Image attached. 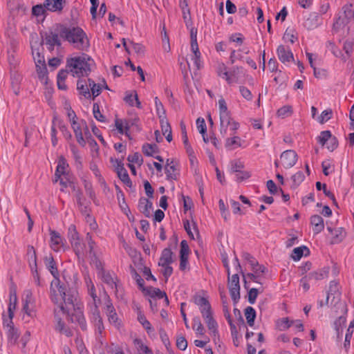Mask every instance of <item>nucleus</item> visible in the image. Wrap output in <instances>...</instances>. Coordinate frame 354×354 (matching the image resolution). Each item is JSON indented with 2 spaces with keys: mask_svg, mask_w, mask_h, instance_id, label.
<instances>
[{
  "mask_svg": "<svg viewBox=\"0 0 354 354\" xmlns=\"http://www.w3.org/2000/svg\"><path fill=\"white\" fill-rule=\"evenodd\" d=\"M216 73L221 78L225 80L229 84L242 83L243 78L247 76L243 68L235 66L230 71H227V66L223 63L218 65Z\"/></svg>",
  "mask_w": 354,
  "mask_h": 354,
  "instance_id": "5",
  "label": "nucleus"
},
{
  "mask_svg": "<svg viewBox=\"0 0 354 354\" xmlns=\"http://www.w3.org/2000/svg\"><path fill=\"white\" fill-rule=\"evenodd\" d=\"M310 224L315 234H319L324 229V219L319 215L312 216L310 217Z\"/></svg>",
  "mask_w": 354,
  "mask_h": 354,
  "instance_id": "27",
  "label": "nucleus"
},
{
  "mask_svg": "<svg viewBox=\"0 0 354 354\" xmlns=\"http://www.w3.org/2000/svg\"><path fill=\"white\" fill-rule=\"evenodd\" d=\"M92 60L85 54L67 59L66 68L73 77L88 75L91 72Z\"/></svg>",
  "mask_w": 354,
  "mask_h": 354,
  "instance_id": "4",
  "label": "nucleus"
},
{
  "mask_svg": "<svg viewBox=\"0 0 354 354\" xmlns=\"http://www.w3.org/2000/svg\"><path fill=\"white\" fill-rule=\"evenodd\" d=\"M327 230L332 234L331 243L333 244L339 243L342 242L346 237V232L342 227H338L333 229L330 227H328Z\"/></svg>",
  "mask_w": 354,
  "mask_h": 354,
  "instance_id": "25",
  "label": "nucleus"
},
{
  "mask_svg": "<svg viewBox=\"0 0 354 354\" xmlns=\"http://www.w3.org/2000/svg\"><path fill=\"white\" fill-rule=\"evenodd\" d=\"M92 321L94 322L96 330L99 333H102L104 330V325L102 323V319L100 317V312L97 310V306L95 304L94 310L92 314Z\"/></svg>",
  "mask_w": 354,
  "mask_h": 354,
  "instance_id": "32",
  "label": "nucleus"
},
{
  "mask_svg": "<svg viewBox=\"0 0 354 354\" xmlns=\"http://www.w3.org/2000/svg\"><path fill=\"white\" fill-rule=\"evenodd\" d=\"M86 239L88 242V251H87V253L89 254L91 257H95V253L94 252V246H95V242L92 240V237L90 233H87L86 236Z\"/></svg>",
  "mask_w": 354,
  "mask_h": 354,
  "instance_id": "56",
  "label": "nucleus"
},
{
  "mask_svg": "<svg viewBox=\"0 0 354 354\" xmlns=\"http://www.w3.org/2000/svg\"><path fill=\"white\" fill-rule=\"evenodd\" d=\"M322 24V19L316 12H311L304 19V27L308 30H314Z\"/></svg>",
  "mask_w": 354,
  "mask_h": 354,
  "instance_id": "13",
  "label": "nucleus"
},
{
  "mask_svg": "<svg viewBox=\"0 0 354 354\" xmlns=\"http://www.w3.org/2000/svg\"><path fill=\"white\" fill-rule=\"evenodd\" d=\"M44 6L49 12H61L64 8L65 0H45Z\"/></svg>",
  "mask_w": 354,
  "mask_h": 354,
  "instance_id": "21",
  "label": "nucleus"
},
{
  "mask_svg": "<svg viewBox=\"0 0 354 354\" xmlns=\"http://www.w3.org/2000/svg\"><path fill=\"white\" fill-rule=\"evenodd\" d=\"M251 268L253 273H248L247 274H243L245 283H246L247 281L249 280L262 284L263 283L259 281V278L266 272V268L263 266L259 265L258 262L257 266H252Z\"/></svg>",
  "mask_w": 354,
  "mask_h": 354,
  "instance_id": "11",
  "label": "nucleus"
},
{
  "mask_svg": "<svg viewBox=\"0 0 354 354\" xmlns=\"http://www.w3.org/2000/svg\"><path fill=\"white\" fill-rule=\"evenodd\" d=\"M244 313L248 325L250 326H253L254 324V319L256 318L255 310L251 306H248L245 309Z\"/></svg>",
  "mask_w": 354,
  "mask_h": 354,
  "instance_id": "39",
  "label": "nucleus"
},
{
  "mask_svg": "<svg viewBox=\"0 0 354 354\" xmlns=\"http://www.w3.org/2000/svg\"><path fill=\"white\" fill-rule=\"evenodd\" d=\"M133 344L140 354H153L152 351L146 346L141 339H135Z\"/></svg>",
  "mask_w": 354,
  "mask_h": 354,
  "instance_id": "37",
  "label": "nucleus"
},
{
  "mask_svg": "<svg viewBox=\"0 0 354 354\" xmlns=\"http://www.w3.org/2000/svg\"><path fill=\"white\" fill-rule=\"evenodd\" d=\"M150 295L152 297H156L159 299L165 297V300L166 303L167 304H169V300L166 295V293L165 292L161 291L158 288H152L150 291Z\"/></svg>",
  "mask_w": 354,
  "mask_h": 354,
  "instance_id": "58",
  "label": "nucleus"
},
{
  "mask_svg": "<svg viewBox=\"0 0 354 354\" xmlns=\"http://www.w3.org/2000/svg\"><path fill=\"white\" fill-rule=\"evenodd\" d=\"M344 17H339L334 24L335 28L345 26L350 20H354V4H346L343 7Z\"/></svg>",
  "mask_w": 354,
  "mask_h": 354,
  "instance_id": "8",
  "label": "nucleus"
},
{
  "mask_svg": "<svg viewBox=\"0 0 354 354\" xmlns=\"http://www.w3.org/2000/svg\"><path fill=\"white\" fill-rule=\"evenodd\" d=\"M138 319L139 322L142 325V326L146 329L147 333H149L151 331L152 328L151 326V324L146 319V317L143 315L139 314L138 316Z\"/></svg>",
  "mask_w": 354,
  "mask_h": 354,
  "instance_id": "57",
  "label": "nucleus"
},
{
  "mask_svg": "<svg viewBox=\"0 0 354 354\" xmlns=\"http://www.w3.org/2000/svg\"><path fill=\"white\" fill-rule=\"evenodd\" d=\"M50 297L52 301L57 305L55 309V329L58 333L66 335L72 336V331L62 321L60 313L67 314L71 317L72 322L79 324L82 329L86 327V320L77 303V295L75 290L66 292L65 288L59 286L58 283H51Z\"/></svg>",
  "mask_w": 354,
  "mask_h": 354,
  "instance_id": "1",
  "label": "nucleus"
},
{
  "mask_svg": "<svg viewBox=\"0 0 354 354\" xmlns=\"http://www.w3.org/2000/svg\"><path fill=\"white\" fill-rule=\"evenodd\" d=\"M59 31L57 32L50 31L45 34L44 42L47 46L49 50H53L55 46H60L61 41L59 37Z\"/></svg>",
  "mask_w": 354,
  "mask_h": 354,
  "instance_id": "14",
  "label": "nucleus"
},
{
  "mask_svg": "<svg viewBox=\"0 0 354 354\" xmlns=\"http://www.w3.org/2000/svg\"><path fill=\"white\" fill-rule=\"evenodd\" d=\"M115 171L120 179L127 185L131 186V181L129 178L127 171L124 167L123 164L120 161H117V164L115 165Z\"/></svg>",
  "mask_w": 354,
  "mask_h": 354,
  "instance_id": "23",
  "label": "nucleus"
},
{
  "mask_svg": "<svg viewBox=\"0 0 354 354\" xmlns=\"http://www.w3.org/2000/svg\"><path fill=\"white\" fill-rule=\"evenodd\" d=\"M35 46L31 44L32 53L35 62L37 64H45L44 57L42 56L38 49L35 48Z\"/></svg>",
  "mask_w": 354,
  "mask_h": 354,
  "instance_id": "50",
  "label": "nucleus"
},
{
  "mask_svg": "<svg viewBox=\"0 0 354 354\" xmlns=\"http://www.w3.org/2000/svg\"><path fill=\"white\" fill-rule=\"evenodd\" d=\"M280 159L283 167L286 169H289L296 164L297 154L293 150H286L281 153Z\"/></svg>",
  "mask_w": 354,
  "mask_h": 354,
  "instance_id": "12",
  "label": "nucleus"
},
{
  "mask_svg": "<svg viewBox=\"0 0 354 354\" xmlns=\"http://www.w3.org/2000/svg\"><path fill=\"white\" fill-rule=\"evenodd\" d=\"M7 336L9 342L11 344H15L19 337L17 330L13 328H9L7 329Z\"/></svg>",
  "mask_w": 354,
  "mask_h": 354,
  "instance_id": "52",
  "label": "nucleus"
},
{
  "mask_svg": "<svg viewBox=\"0 0 354 354\" xmlns=\"http://www.w3.org/2000/svg\"><path fill=\"white\" fill-rule=\"evenodd\" d=\"M319 142L323 146L327 145L328 142H333L332 147L326 146L328 149L331 151H333L337 145L335 138L332 137L330 131H324L320 133Z\"/></svg>",
  "mask_w": 354,
  "mask_h": 354,
  "instance_id": "17",
  "label": "nucleus"
},
{
  "mask_svg": "<svg viewBox=\"0 0 354 354\" xmlns=\"http://www.w3.org/2000/svg\"><path fill=\"white\" fill-rule=\"evenodd\" d=\"M192 328L196 331V334L200 336L205 335V328L203 326L199 317H196L193 319Z\"/></svg>",
  "mask_w": 354,
  "mask_h": 354,
  "instance_id": "43",
  "label": "nucleus"
},
{
  "mask_svg": "<svg viewBox=\"0 0 354 354\" xmlns=\"http://www.w3.org/2000/svg\"><path fill=\"white\" fill-rule=\"evenodd\" d=\"M230 171L232 173H238L244 167L243 163L239 160H235L230 162Z\"/></svg>",
  "mask_w": 354,
  "mask_h": 354,
  "instance_id": "55",
  "label": "nucleus"
},
{
  "mask_svg": "<svg viewBox=\"0 0 354 354\" xmlns=\"http://www.w3.org/2000/svg\"><path fill=\"white\" fill-rule=\"evenodd\" d=\"M71 127L73 130L75 138L79 145H80L82 147H84L86 142L83 136L81 124L77 122V121H73L71 123Z\"/></svg>",
  "mask_w": 354,
  "mask_h": 354,
  "instance_id": "28",
  "label": "nucleus"
},
{
  "mask_svg": "<svg viewBox=\"0 0 354 354\" xmlns=\"http://www.w3.org/2000/svg\"><path fill=\"white\" fill-rule=\"evenodd\" d=\"M329 274V268L324 267L317 271L310 272L306 274L311 283L316 282L319 280H322L327 278Z\"/></svg>",
  "mask_w": 354,
  "mask_h": 354,
  "instance_id": "22",
  "label": "nucleus"
},
{
  "mask_svg": "<svg viewBox=\"0 0 354 354\" xmlns=\"http://www.w3.org/2000/svg\"><path fill=\"white\" fill-rule=\"evenodd\" d=\"M23 311L29 317L35 315V299L32 295V292L27 289L24 290L22 297Z\"/></svg>",
  "mask_w": 354,
  "mask_h": 354,
  "instance_id": "6",
  "label": "nucleus"
},
{
  "mask_svg": "<svg viewBox=\"0 0 354 354\" xmlns=\"http://www.w3.org/2000/svg\"><path fill=\"white\" fill-rule=\"evenodd\" d=\"M239 92L243 97H244L248 101H251L252 100V94L251 91L244 86H239Z\"/></svg>",
  "mask_w": 354,
  "mask_h": 354,
  "instance_id": "59",
  "label": "nucleus"
},
{
  "mask_svg": "<svg viewBox=\"0 0 354 354\" xmlns=\"http://www.w3.org/2000/svg\"><path fill=\"white\" fill-rule=\"evenodd\" d=\"M37 72L39 75V78L41 80V83L46 84L47 83V68L45 64H37Z\"/></svg>",
  "mask_w": 354,
  "mask_h": 354,
  "instance_id": "40",
  "label": "nucleus"
},
{
  "mask_svg": "<svg viewBox=\"0 0 354 354\" xmlns=\"http://www.w3.org/2000/svg\"><path fill=\"white\" fill-rule=\"evenodd\" d=\"M48 12L47 9L44 6V3L42 4L36 5L32 7V12L35 16H41L45 15Z\"/></svg>",
  "mask_w": 354,
  "mask_h": 354,
  "instance_id": "54",
  "label": "nucleus"
},
{
  "mask_svg": "<svg viewBox=\"0 0 354 354\" xmlns=\"http://www.w3.org/2000/svg\"><path fill=\"white\" fill-rule=\"evenodd\" d=\"M124 101L130 106H136L140 108V102L138 100V95L136 93L134 94L127 93L124 98Z\"/></svg>",
  "mask_w": 354,
  "mask_h": 354,
  "instance_id": "41",
  "label": "nucleus"
},
{
  "mask_svg": "<svg viewBox=\"0 0 354 354\" xmlns=\"http://www.w3.org/2000/svg\"><path fill=\"white\" fill-rule=\"evenodd\" d=\"M193 299L194 304L198 307L211 335L215 337L218 335V324L214 318V313L209 302L201 295H195Z\"/></svg>",
  "mask_w": 354,
  "mask_h": 354,
  "instance_id": "3",
  "label": "nucleus"
},
{
  "mask_svg": "<svg viewBox=\"0 0 354 354\" xmlns=\"http://www.w3.org/2000/svg\"><path fill=\"white\" fill-rule=\"evenodd\" d=\"M71 244L77 257L84 259L87 254V250L85 245L82 242L80 237L71 242Z\"/></svg>",
  "mask_w": 354,
  "mask_h": 354,
  "instance_id": "20",
  "label": "nucleus"
},
{
  "mask_svg": "<svg viewBox=\"0 0 354 354\" xmlns=\"http://www.w3.org/2000/svg\"><path fill=\"white\" fill-rule=\"evenodd\" d=\"M292 113V108L290 105H285L278 109L277 111V115L278 117H280L281 118H285L286 117H288L291 115Z\"/></svg>",
  "mask_w": 354,
  "mask_h": 354,
  "instance_id": "48",
  "label": "nucleus"
},
{
  "mask_svg": "<svg viewBox=\"0 0 354 354\" xmlns=\"http://www.w3.org/2000/svg\"><path fill=\"white\" fill-rule=\"evenodd\" d=\"M88 86H90V92L91 95H92L93 97L98 96L101 93V86L100 84H97L94 82L93 80L91 79H88Z\"/></svg>",
  "mask_w": 354,
  "mask_h": 354,
  "instance_id": "47",
  "label": "nucleus"
},
{
  "mask_svg": "<svg viewBox=\"0 0 354 354\" xmlns=\"http://www.w3.org/2000/svg\"><path fill=\"white\" fill-rule=\"evenodd\" d=\"M77 89L80 94L83 95L85 98L91 97L90 86L87 80L80 79L77 83Z\"/></svg>",
  "mask_w": 354,
  "mask_h": 354,
  "instance_id": "29",
  "label": "nucleus"
},
{
  "mask_svg": "<svg viewBox=\"0 0 354 354\" xmlns=\"http://www.w3.org/2000/svg\"><path fill=\"white\" fill-rule=\"evenodd\" d=\"M58 181H59V184L62 185L61 191L64 192V188L67 187H71L73 189H75V185L74 183L73 182V180L71 177V175L65 176H61L60 178H59Z\"/></svg>",
  "mask_w": 354,
  "mask_h": 354,
  "instance_id": "38",
  "label": "nucleus"
},
{
  "mask_svg": "<svg viewBox=\"0 0 354 354\" xmlns=\"http://www.w3.org/2000/svg\"><path fill=\"white\" fill-rule=\"evenodd\" d=\"M333 115V111L331 109H328L322 111L321 115L317 118V121L321 124H324L327 121H328Z\"/></svg>",
  "mask_w": 354,
  "mask_h": 354,
  "instance_id": "51",
  "label": "nucleus"
},
{
  "mask_svg": "<svg viewBox=\"0 0 354 354\" xmlns=\"http://www.w3.org/2000/svg\"><path fill=\"white\" fill-rule=\"evenodd\" d=\"M218 107H219V115L220 118H223L225 122L227 120V115H230L228 111L227 104L223 98H220L218 100Z\"/></svg>",
  "mask_w": 354,
  "mask_h": 354,
  "instance_id": "42",
  "label": "nucleus"
},
{
  "mask_svg": "<svg viewBox=\"0 0 354 354\" xmlns=\"http://www.w3.org/2000/svg\"><path fill=\"white\" fill-rule=\"evenodd\" d=\"M17 304V296L16 293V290L15 288H11L10 290L9 294V304L8 308V313L10 318H13L14 312L16 309Z\"/></svg>",
  "mask_w": 354,
  "mask_h": 354,
  "instance_id": "26",
  "label": "nucleus"
},
{
  "mask_svg": "<svg viewBox=\"0 0 354 354\" xmlns=\"http://www.w3.org/2000/svg\"><path fill=\"white\" fill-rule=\"evenodd\" d=\"M68 175L70 174L68 171V165L66 162V160L63 156H60L58 160V164L55 171L53 182L57 183L61 176Z\"/></svg>",
  "mask_w": 354,
  "mask_h": 354,
  "instance_id": "15",
  "label": "nucleus"
},
{
  "mask_svg": "<svg viewBox=\"0 0 354 354\" xmlns=\"http://www.w3.org/2000/svg\"><path fill=\"white\" fill-rule=\"evenodd\" d=\"M102 281L106 283L111 289H117V283L115 281V278L109 272H103L102 274Z\"/></svg>",
  "mask_w": 354,
  "mask_h": 354,
  "instance_id": "36",
  "label": "nucleus"
},
{
  "mask_svg": "<svg viewBox=\"0 0 354 354\" xmlns=\"http://www.w3.org/2000/svg\"><path fill=\"white\" fill-rule=\"evenodd\" d=\"M60 37L80 50L88 48L89 41L84 30L80 27L68 28L63 26L59 30Z\"/></svg>",
  "mask_w": 354,
  "mask_h": 354,
  "instance_id": "2",
  "label": "nucleus"
},
{
  "mask_svg": "<svg viewBox=\"0 0 354 354\" xmlns=\"http://www.w3.org/2000/svg\"><path fill=\"white\" fill-rule=\"evenodd\" d=\"M154 101L158 118H160V120H166L165 110L162 102L159 100L158 97H155Z\"/></svg>",
  "mask_w": 354,
  "mask_h": 354,
  "instance_id": "46",
  "label": "nucleus"
},
{
  "mask_svg": "<svg viewBox=\"0 0 354 354\" xmlns=\"http://www.w3.org/2000/svg\"><path fill=\"white\" fill-rule=\"evenodd\" d=\"M228 288L233 301H237L240 299L239 277L237 273L228 276Z\"/></svg>",
  "mask_w": 354,
  "mask_h": 354,
  "instance_id": "10",
  "label": "nucleus"
},
{
  "mask_svg": "<svg viewBox=\"0 0 354 354\" xmlns=\"http://www.w3.org/2000/svg\"><path fill=\"white\" fill-rule=\"evenodd\" d=\"M138 209L146 217L151 216L152 203L146 198H140L138 203Z\"/></svg>",
  "mask_w": 354,
  "mask_h": 354,
  "instance_id": "24",
  "label": "nucleus"
},
{
  "mask_svg": "<svg viewBox=\"0 0 354 354\" xmlns=\"http://www.w3.org/2000/svg\"><path fill=\"white\" fill-rule=\"evenodd\" d=\"M189 253V245L186 241L183 240L180 243V257H188Z\"/></svg>",
  "mask_w": 354,
  "mask_h": 354,
  "instance_id": "64",
  "label": "nucleus"
},
{
  "mask_svg": "<svg viewBox=\"0 0 354 354\" xmlns=\"http://www.w3.org/2000/svg\"><path fill=\"white\" fill-rule=\"evenodd\" d=\"M127 160L131 163H136L140 165L142 163V158L139 153H134L132 155H129Z\"/></svg>",
  "mask_w": 354,
  "mask_h": 354,
  "instance_id": "61",
  "label": "nucleus"
},
{
  "mask_svg": "<svg viewBox=\"0 0 354 354\" xmlns=\"http://www.w3.org/2000/svg\"><path fill=\"white\" fill-rule=\"evenodd\" d=\"M304 251H306L308 254L309 253V250L306 246H301V247L295 248L292 250V253L291 254L292 259L295 261L300 260V259L304 255Z\"/></svg>",
  "mask_w": 354,
  "mask_h": 354,
  "instance_id": "44",
  "label": "nucleus"
},
{
  "mask_svg": "<svg viewBox=\"0 0 354 354\" xmlns=\"http://www.w3.org/2000/svg\"><path fill=\"white\" fill-rule=\"evenodd\" d=\"M85 283L87 286L88 292L89 293L90 296L92 297L94 304H95L97 297L95 293V286H94L93 281H91V279L89 277H85Z\"/></svg>",
  "mask_w": 354,
  "mask_h": 354,
  "instance_id": "45",
  "label": "nucleus"
},
{
  "mask_svg": "<svg viewBox=\"0 0 354 354\" xmlns=\"http://www.w3.org/2000/svg\"><path fill=\"white\" fill-rule=\"evenodd\" d=\"M239 127V124L234 121L230 115H227L226 122L224 121L223 118H220V132L223 137L228 134V129L230 131L229 135L234 136Z\"/></svg>",
  "mask_w": 354,
  "mask_h": 354,
  "instance_id": "7",
  "label": "nucleus"
},
{
  "mask_svg": "<svg viewBox=\"0 0 354 354\" xmlns=\"http://www.w3.org/2000/svg\"><path fill=\"white\" fill-rule=\"evenodd\" d=\"M17 46V41L14 39L10 41V48L8 49V60L10 65L15 66L17 64V59L15 57V48Z\"/></svg>",
  "mask_w": 354,
  "mask_h": 354,
  "instance_id": "35",
  "label": "nucleus"
},
{
  "mask_svg": "<svg viewBox=\"0 0 354 354\" xmlns=\"http://www.w3.org/2000/svg\"><path fill=\"white\" fill-rule=\"evenodd\" d=\"M225 146L229 150H233L241 146V139L239 136H232L225 140Z\"/></svg>",
  "mask_w": 354,
  "mask_h": 354,
  "instance_id": "34",
  "label": "nucleus"
},
{
  "mask_svg": "<svg viewBox=\"0 0 354 354\" xmlns=\"http://www.w3.org/2000/svg\"><path fill=\"white\" fill-rule=\"evenodd\" d=\"M27 257H28L29 266H30L32 272V277H33L34 281H35V283L39 286L41 284L39 276V274H38L37 270V256H36L35 250L32 246H28V252H27Z\"/></svg>",
  "mask_w": 354,
  "mask_h": 354,
  "instance_id": "9",
  "label": "nucleus"
},
{
  "mask_svg": "<svg viewBox=\"0 0 354 354\" xmlns=\"http://www.w3.org/2000/svg\"><path fill=\"white\" fill-rule=\"evenodd\" d=\"M50 247L56 252H59L64 247V240L60 234L55 230L50 232Z\"/></svg>",
  "mask_w": 354,
  "mask_h": 354,
  "instance_id": "18",
  "label": "nucleus"
},
{
  "mask_svg": "<svg viewBox=\"0 0 354 354\" xmlns=\"http://www.w3.org/2000/svg\"><path fill=\"white\" fill-rule=\"evenodd\" d=\"M106 314L109 322L114 326L119 327L120 325V322L118 319L115 310L111 304H109L106 305Z\"/></svg>",
  "mask_w": 354,
  "mask_h": 354,
  "instance_id": "31",
  "label": "nucleus"
},
{
  "mask_svg": "<svg viewBox=\"0 0 354 354\" xmlns=\"http://www.w3.org/2000/svg\"><path fill=\"white\" fill-rule=\"evenodd\" d=\"M218 205L222 216L224 218L225 220H227L230 216V213L224 203V201L222 199L219 200Z\"/></svg>",
  "mask_w": 354,
  "mask_h": 354,
  "instance_id": "62",
  "label": "nucleus"
},
{
  "mask_svg": "<svg viewBox=\"0 0 354 354\" xmlns=\"http://www.w3.org/2000/svg\"><path fill=\"white\" fill-rule=\"evenodd\" d=\"M172 255L173 253L169 248L164 249L159 259L158 266L170 265L173 262Z\"/></svg>",
  "mask_w": 354,
  "mask_h": 354,
  "instance_id": "33",
  "label": "nucleus"
},
{
  "mask_svg": "<svg viewBox=\"0 0 354 354\" xmlns=\"http://www.w3.org/2000/svg\"><path fill=\"white\" fill-rule=\"evenodd\" d=\"M165 169L167 179L172 180L177 179L178 175L177 164L174 161V160H167V164Z\"/></svg>",
  "mask_w": 354,
  "mask_h": 354,
  "instance_id": "19",
  "label": "nucleus"
},
{
  "mask_svg": "<svg viewBox=\"0 0 354 354\" xmlns=\"http://www.w3.org/2000/svg\"><path fill=\"white\" fill-rule=\"evenodd\" d=\"M93 115L96 120L100 122L104 121V116L100 113V107L97 104H94L93 106Z\"/></svg>",
  "mask_w": 354,
  "mask_h": 354,
  "instance_id": "63",
  "label": "nucleus"
},
{
  "mask_svg": "<svg viewBox=\"0 0 354 354\" xmlns=\"http://www.w3.org/2000/svg\"><path fill=\"white\" fill-rule=\"evenodd\" d=\"M68 238L70 242L77 240L80 238L79 233L77 232L76 227L74 225H71L68 230Z\"/></svg>",
  "mask_w": 354,
  "mask_h": 354,
  "instance_id": "53",
  "label": "nucleus"
},
{
  "mask_svg": "<svg viewBox=\"0 0 354 354\" xmlns=\"http://www.w3.org/2000/svg\"><path fill=\"white\" fill-rule=\"evenodd\" d=\"M131 50L134 51L138 55H142L145 52V49L142 45L140 44L134 43L131 41H129Z\"/></svg>",
  "mask_w": 354,
  "mask_h": 354,
  "instance_id": "60",
  "label": "nucleus"
},
{
  "mask_svg": "<svg viewBox=\"0 0 354 354\" xmlns=\"http://www.w3.org/2000/svg\"><path fill=\"white\" fill-rule=\"evenodd\" d=\"M277 53L279 59L283 64L293 61V54L288 47L283 45L279 46L277 49Z\"/></svg>",
  "mask_w": 354,
  "mask_h": 354,
  "instance_id": "16",
  "label": "nucleus"
},
{
  "mask_svg": "<svg viewBox=\"0 0 354 354\" xmlns=\"http://www.w3.org/2000/svg\"><path fill=\"white\" fill-rule=\"evenodd\" d=\"M44 261H45L46 266L47 267L48 270L50 272L52 275L55 278V280L52 281V283H55L57 281L58 283V284H59V282L57 279L58 271H57V269L55 266V261H54L53 257L50 255L46 257ZM59 286H61L60 285H59Z\"/></svg>",
  "mask_w": 354,
  "mask_h": 354,
  "instance_id": "30",
  "label": "nucleus"
},
{
  "mask_svg": "<svg viewBox=\"0 0 354 354\" xmlns=\"http://www.w3.org/2000/svg\"><path fill=\"white\" fill-rule=\"evenodd\" d=\"M157 149L158 147L156 145L145 144L142 146V152L147 156H153Z\"/></svg>",
  "mask_w": 354,
  "mask_h": 354,
  "instance_id": "49",
  "label": "nucleus"
}]
</instances>
